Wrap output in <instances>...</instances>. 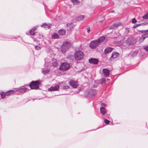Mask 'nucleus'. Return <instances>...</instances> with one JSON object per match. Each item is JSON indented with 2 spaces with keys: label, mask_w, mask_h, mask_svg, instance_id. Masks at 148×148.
Wrapping results in <instances>:
<instances>
[{
  "label": "nucleus",
  "mask_w": 148,
  "mask_h": 148,
  "mask_svg": "<svg viewBox=\"0 0 148 148\" xmlns=\"http://www.w3.org/2000/svg\"><path fill=\"white\" fill-rule=\"evenodd\" d=\"M72 46V44L69 41H65L63 42L61 47V51L63 53H65Z\"/></svg>",
  "instance_id": "nucleus-1"
},
{
  "label": "nucleus",
  "mask_w": 148,
  "mask_h": 148,
  "mask_svg": "<svg viewBox=\"0 0 148 148\" xmlns=\"http://www.w3.org/2000/svg\"><path fill=\"white\" fill-rule=\"evenodd\" d=\"M40 83L38 81H32L29 84V86L31 89H38L39 88Z\"/></svg>",
  "instance_id": "nucleus-2"
},
{
  "label": "nucleus",
  "mask_w": 148,
  "mask_h": 148,
  "mask_svg": "<svg viewBox=\"0 0 148 148\" xmlns=\"http://www.w3.org/2000/svg\"><path fill=\"white\" fill-rule=\"evenodd\" d=\"M74 57L76 60H81L84 58V55L82 51H76L75 53Z\"/></svg>",
  "instance_id": "nucleus-3"
},
{
  "label": "nucleus",
  "mask_w": 148,
  "mask_h": 148,
  "mask_svg": "<svg viewBox=\"0 0 148 148\" xmlns=\"http://www.w3.org/2000/svg\"><path fill=\"white\" fill-rule=\"evenodd\" d=\"M70 67L69 64L67 63L64 62L61 64L59 69L62 71H66L69 69Z\"/></svg>",
  "instance_id": "nucleus-4"
},
{
  "label": "nucleus",
  "mask_w": 148,
  "mask_h": 148,
  "mask_svg": "<svg viewBox=\"0 0 148 148\" xmlns=\"http://www.w3.org/2000/svg\"><path fill=\"white\" fill-rule=\"evenodd\" d=\"M97 93V91L94 89H89L86 91L85 95L88 97H91L95 96Z\"/></svg>",
  "instance_id": "nucleus-5"
},
{
  "label": "nucleus",
  "mask_w": 148,
  "mask_h": 148,
  "mask_svg": "<svg viewBox=\"0 0 148 148\" xmlns=\"http://www.w3.org/2000/svg\"><path fill=\"white\" fill-rule=\"evenodd\" d=\"M136 42L135 38L132 37L128 38L125 41V43L128 45H133Z\"/></svg>",
  "instance_id": "nucleus-6"
},
{
  "label": "nucleus",
  "mask_w": 148,
  "mask_h": 148,
  "mask_svg": "<svg viewBox=\"0 0 148 148\" xmlns=\"http://www.w3.org/2000/svg\"><path fill=\"white\" fill-rule=\"evenodd\" d=\"M99 45L98 42L96 40L91 41L89 44V47L92 49H94L96 48Z\"/></svg>",
  "instance_id": "nucleus-7"
},
{
  "label": "nucleus",
  "mask_w": 148,
  "mask_h": 148,
  "mask_svg": "<svg viewBox=\"0 0 148 148\" xmlns=\"http://www.w3.org/2000/svg\"><path fill=\"white\" fill-rule=\"evenodd\" d=\"M27 90V88L24 87L23 86L17 89L16 91L17 92L23 93H25Z\"/></svg>",
  "instance_id": "nucleus-8"
},
{
  "label": "nucleus",
  "mask_w": 148,
  "mask_h": 148,
  "mask_svg": "<svg viewBox=\"0 0 148 148\" xmlns=\"http://www.w3.org/2000/svg\"><path fill=\"white\" fill-rule=\"evenodd\" d=\"M102 73L104 76L106 77H108L110 75V71L107 69H103Z\"/></svg>",
  "instance_id": "nucleus-9"
},
{
  "label": "nucleus",
  "mask_w": 148,
  "mask_h": 148,
  "mask_svg": "<svg viewBox=\"0 0 148 148\" xmlns=\"http://www.w3.org/2000/svg\"><path fill=\"white\" fill-rule=\"evenodd\" d=\"M119 55L120 54L119 53L116 52H113L112 53L110 60H113L119 57Z\"/></svg>",
  "instance_id": "nucleus-10"
},
{
  "label": "nucleus",
  "mask_w": 148,
  "mask_h": 148,
  "mask_svg": "<svg viewBox=\"0 0 148 148\" xmlns=\"http://www.w3.org/2000/svg\"><path fill=\"white\" fill-rule=\"evenodd\" d=\"M89 62L92 64H97L98 63L99 60L97 59L91 58L89 60Z\"/></svg>",
  "instance_id": "nucleus-11"
},
{
  "label": "nucleus",
  "mask_w": 148,
  "mask_h": 148,
  "mask_svg": "<svg viewBox=\"0 0 148 148\" xmlns=\"http://www.w3.org/2000/svg\"><path fill=\"white\" fill-rule=\"evenodd\" d=\"M69 84L70 86L74 88H76L78 86L77 82H76L73 80H71L69 82Z\"/></svg>",
  "instance_id": "nucleus-12"
},
{
  "label": "nucleus",
  "mask_w": 148,
  "mask_h": 148,
  "mask_svg": "<svg viewBox=\"0 0 148 148\" xmlns=\"http://www.w3.org/2000/svg\"><path fill=\"white\" fill-rule=\"evenodd\" d=\"M59 86L57 84L54 86H51L48 89L49 91H57L59 88Z\"/></svg>",
  "instance_id": "nucleus-13"
},
{
  "label": "nucleus",
  "mask_w": 148,
  "mask_h": 148,
  "mask_svg": "<svg viewBox=\"0 0 148 148\" xmlns=\"http://www.w3.org/2000/svg\"><path fill=\"white\" fill-rule=\"evenodd\" d=\"M148 37V34H145L143 35L139 38V42H141L143 41L144 40L147 38Z\"/></svg>",
  "instance_id": "nucleus-14"
},
{
  "label": "nucleus",
  "mask_w": 148,
  "mask_h": 148,
  "mask_svg": "<svg viewBox=\"0 0 148 148\" xmlns=\"http://www.w3.org/2000/svg\"><path fill=\"white\" fill-rule=\"evenodd\" d=\"M113 49V48L111 47H108L105 49L104 51V52L105 54L111 52Z\"/></svg>",
  "instance_id": "nucleus-15"
},
{
  "label": "nucleus",
  "mask_w": 148,
  "mask_h": 148,
  "mask_svg": "<svg viewBox=\"0 0 148 148\" xmlns=\"http://www.w3.org/2000/svg\"><path fill=\"white\" fill-rule=\"evenodd\" d=\"M105 39V37L103 36H102L99 37L96 40L98 42L99 45Z\"/></svg>",
  "instance_id": "nucleus-16"
},
{
  "label": "nucleus",
  "mask_w": 148,
  "mask_h": 148,
  "mask_svg": "<svg viewBox=\"0 0 148 148\" xmlns=\"http://www.w3.org/2000/svg\"><path fill=\"white\" fill-rule=\"evenodd\" d=\"M36 26H35L34 27L29 31V32L30 35L32 36L35 35V31L36 30Z\"/></svg>",
  "instance_id": "nucleus-17"
},
{
  "label": "nucleus",
  "mask_w": 148,
  "mask_h": 148,
  "mask_svg": "<svg viewBox=\"0 0 148 148\" xmlns=\"http://www.w3.org/2000/svg\"><path fill=\"white\" fill-rule=\"evenodd\" d=\"M50 24H47L44 23L43 24L41 25V27L45 28V29H49L50 28Z\"/></svg>",
  "instance_id": "nucleus-18"
},
{
  "label": "nucleus",
  "mask_w": 148,
  "mask_h": 148,
  "mask_svg": "<svg viewBox=\"0 0 148 148\" xmlns=\"http://www.w3.org/2000/svg\"><path fill=\"white\" fill-rule=\"evenodd\" d=\"M138 51L137 50H135L134 51L131 52L130 55L132 57H134L136 56L137 54Z\"/></svg>",
  "instance_id": "nucleus-19"
},
{
  "label": "nucleus",
  "mask_w": 148,
  "mask_h": 148,
  "mask_svg": "<svg viewBox=\"0 0 148 148\" xmlns=\"http://www.w3.org/2000/svg\"><path fill=\"white\" fill-rule=\"evenodd\" d=\"M58 33L60 35L63 36L65 35L66 31L64 29H60L58 30Z\"/></svg>",
  "instance_id": "nucleus-20"
},
{
  "label": "nucleus",
  "mask_w": 148,
  "mask_h": 148,
  "mask_svg": "<svg viewBox=\"0 0 148 148\" xmlns=\"http://www.w3.org/2000/svg\"><path fill=\"white\" fill-rule=\"evenodd\" d=\"M100 112L103 115L105 114L106 112V109L103 107H101L100 108Z\"/></svg>",
  "instance_id": "nucleus-21"
},
{
  "label": "nucleus",
  "mask_w": 148,
  "mask_h": 148,
  "mask_svg": "<svg viewBox=\"0 0 148 148\" xmlns=\"http://www.w3.org/2000/svg\"><path fill=\"white\" fill-rule=\"evenodd\" d=\"M15 93V91L12 90H10L5 92L6 95H9L11 94H14Z\"/></svg>",
  "instance_id": "nucleus-22"
},
{
  "label": "nucleus",
  "mask_w": 148,
  "mask_h": 148,
  "mask_svg": "<svg viewBox=\"0 0 148 148\" xmlns=\"http://www.w3.org/2000/svg\"><path fill=\"white\" fill-rule=\"evenodd\" d=\"M50 71V70L48 69H42V73L44 75H46Z\"/></svg>",
  "instance_id": "nucleus-23"
},
{
  "label": "nucleus",
  "mask_w": 148,
  "mask_h": 148,
  "mask_svg": "<svg viewBox=\"0 0 148 148\" xmlns=\"http://www.w3.org/2000/svg\"><path fill=\"white\" fill-rule=\"evenodd\" d=\"M85 17V16L84 15H81L78 16L77 18V19L78 21L82 20Z\"/></svg>",
  "instance_id": "nucleus-24"
},
{
  "label": "nucleus",
  "mask_w": 148,
  "mask_h": 148,
  "mask_svg": "<svg viewBox=\"0 0 148 148\" xmlns=\"http://www.w3.org/2000/svg\"><path fill=\"white\" fill-rule=\"evenodd\" d=\"M119 25V24L118 23H114L113 24V25L111 26L110 28L111 29H113L117 27Z\"/></svg>",
  "instance_id": "nucleus-25"
},
{
  "label": "nucleus",
  "mask_w": 148,
  "mask_h": 148,
  "mask_svg": "<svg viewBox=\"0 0 148 148\" xmlns=\"http://www.w3.org/2000/svg\"><path fill=\"white\" fill-rule=\"evenodd\" d=\"M71 1L75 5L79 4L80 3L78 0H72Z\"/></svg>",
  "instance_id": "nucleus-26"
},
{
  "label": "nucleus",
  "mask_w": 148,
  "mask_h": 148,
  "mask_svg": "<svg viewBox=\"0 0 148 148\" xmlns=\"http://www.w3.org/2000/svg\"><path fill=\"white\" fill-rule=\"evenodd\" d=\"M59 38V36L58 34H54L52 36V38L53 39H56L58 38Z\"/></svg>",
  "instance_id": "nucleus-27"
},
{
  "label": "nucleus",
  "mask_w": 148,
  "mask_h": 148,
  "mask_svg": "<svg viewBox=\"0 0 148 148\" xmlns=\"http://www.w3.org/2000/svg\"><path fill=\"white\" fill-rule=\"evenodd\" d=\"M66 25L67 27H69L70 29L73 28L74 26V25H73V23H67Z\"/></svg>",
  "instance_id": "nucleus-28"
},
{
  "label": "nucleus",
  "mask_w": 148,
  "mask_h": 148,
  "mask_svg": "<svg viewBox=\"0 0 148 148\" xmlns=\"http://www.w3.org/2000/svg\"><path fill=\"white\" fill-rule=\"evenodd\" d=\"M142 18L143 19L148 20V13L143 16Z\"/></svg>",
  "instance_id": "nucleus-29"
},
{
  "label": "nucleus",
  "mask_w": 148,
  "mask_h": 148,
  "mask_svg": "<svg viewBox=\"0 0 148 148\" xmlns=\"http://www.w3.org/2000/svg\"><path fill=\"white\" fill-rule=\"evenodd\" d=\"M106 82V79L105 78H104L102 79L100 84L102 85L105 84Z\"/></svg>",
  "instance_id": "nucleus-30"
},
{
  "label": "nucleus",
  "mask_w": 148,
  "mask_h": 148,
  "mask_svg": "<svg viewBox=\"0 0 148 148\" xmlns=\"http://www.w3.org/2000/svg\"><path fill=\"white\" fill-rule=\"evenodd\" d=\"M73 57L72 56H69L67 57V58L69 60H70V61H72L73 60Z\"/></svg>",
  "instance_id": "nucleus-31"
},
{
  "label": "nucleus",
  "mask_w": 148,
  "mask_h": 148,
  "mask_svg": "<svg viewBox=\"0 0 148 148\" xmlns=\"http://www.w3.org/2000/svg\"><path fill=\"white\" fill-rule=\"evenodd\" d=\"M1 98L2 99H4L5 98V95H6L5 94V93L4 92H1Z\"/></svg>",
  "instance_id": "nucleus-32"
},
{
  "label": "nucleus",
  "mask_w": 148,
  "mask_h": 148,
  "mask_svg": "<svg viewBox=\"0 0 148 148\" xmlns=\"http://www.w3.org/2000/svg\"><path fill=\"white\" fill-rule=\"evenodd\" d=\"M139 32L141 33L146 34H147V33L148 32V30H140L139 31Z\"/></svg>",
  "instance_id": "nucleus-33"
},
{
  "label": "nucleus",
  "mask_w": 148,
  "mask_h": 148,
  "mask_svg": "<svg viewBox=\"0 0 148 148\" xmlns=\"http://www.w3.org/2000/svg\"><path fill=\"white\" fill-rule=\"evenodd\" d=\"M141 25H142V24H136V25H134L133 26V28H136L138 27H139Z\"/></svg>",
  "instance_id": "nucleus-34"
},
{
  "label": "nucleus",
  "mask_w": 148,
  "mask_h": 148,
  "mask_svg": "<svg viewBox=\"0 0 148 148\" xmlns=\"http://www.w3.org/2000/svg\"><path fill=\"white\" fill-rule=\"evenodd\" d=\"M129 29L128 28H125V33L127 34H128L129 33Z\"/></svg>",
  "instance_id": "nucleus-35"
},
{
  "label": "nucleus",
  "mask_w": 148,
  "mask_h": 148,
  "mask_svg": "<svg viewBox=\"0 0 148 148\" xmlns=\"http://www.w3.org/2000/svg\"><path fill=\"white\" fill-rule=\"evenodd\" d=\"M69 87L68 86H63V89H69Z\"/></svg>",
  "instance_id": "nucleus-36"
},
{
  "label": "nucleus",
  "mask_w": 148,
  "mask_h": 148,
  "mask_svg": "<svg viewBox=\"0 0 148 148\" xmlns=\"http://www.w3.org/2000/svg\"><path fill=\"white\" fill-rule=\"evenodd\" d=\"M35 48L36 49L38 50H40L41 49L40 47H39L38 46H37V45L35 46Z\"/></svg>",
  "instance_id": "nucleus-37"
},
{
  "label": "nucleus",
  "mask_w": 148,
  "mask_h": 148,
  "mask_svg": "<svg viewBox=\"0 0 148 148\" xmlns=\"http://www.w3.org/2000/svg\"><path fill=\"white\" fill-rule=\"evenodd\" d=\"M105 123L106 124H108L110 123V121L107 119H105L104 120Z\"/></svg>",
  "instance_id": "nucleus-38"
},
{
  "label": "nucleus",
  "mask_w": 148,
  "mask_h": 148,
  "mask_svg": "<svg viewBox=\"0 0 148 148\" xmlns=\"http://www.w3.org/2000/svg\"><path fill=\"white\" fill-rule=\"evenodd\" d=\"M137 21L135 18H134L132 19V22L133 23H135Z\"/></svg>",
  "instance_id": "nucleus-39"
},
{
  "label": "nucleus",
  "mask_w": 148,
  "mask_h": 148,
  "mask_svg": "<svg viewBox=\"0 0 148 148\" xmlns=\"http://www.w3.org/2000/svg\"><path fill=\"white\" fill-rule=\"evenodd\" d=\"M88 33H89L90 31V30L89 27H87L86 28Z\"/></svg>",
  "instance_id": "nucleus-40"
},
{
  "label": "nucleus",
  "mask_w": 148,
  "mask_h": 148,
  "mask_svg": "<svg viewBox=\"0 0 148 148\" xmlns=\"http://www.w3.org/2000/svg\"><path fill=\"white\" fill-rule=\"evenodd\" d=\"M144 49L146 51L148 52V45L145 47H144Z\"/></svg>",
  "instance_id": "nucleus-41"
},
{
  "label": "nucleus",
  "mask_w": 148,
  "mask_h": 148,
  "mask_svg": "<svg viewBox=\"0 0 148 148\" xmlns=\"http://www.w3.org/2000/svg\"><path fill=\"white\" fill-rule=\"evenodd\" d=\"M148 24V23L147 22H145L143 23H140L141 24H142V25H146V24Z\"/></svg>",
  "instance_id": "nucleus-42"
},
{
  "label": "nucleus",
  "mask_w": 148,
  "mask_h": 148,
  "mask_svg": "<svg viewBox=\"0 0 148 148\" xmlns=\"http://www.w3.org/2000/svg\"><path fill=\"white\" fill-rule=\"evenodd\" d=\"M57 65V63L56 62H54L52 64V65L54 66H55Z\"/></svg>",
  "instance_id": "nucleus-43"
},
{
  "label": "nucleus",
  "mask_w": 148,
  "mask_h": 148,
  "mask_svg": "<svg viewBox=\"0 0 148 148\" xmlns=\"http://www.w3.org/2000/svg\"><path fill=\"white\" fill-rule=\"evenodd\" d=\"M101 107H103L106 106V104H105L104 103H102L101 104Z\"/></svg>",
  "instance_id": "nucleus-44"
},
{
  "label": "nucleus",
  "mask_w": 148,
  "mask_h": 148,
  "mask_svg": "<svg viewBox=\"0 0 148 148\" xmlns=\"http://www.w3.org/2000/svg\"><path fill=\"white\" fill-rule=\"evenodd\" d=\"M111 12H112V13H113V12H114V11H112Z\"/></svg>",
  "instance_id": "nucleus-45"
}]
</instances>
